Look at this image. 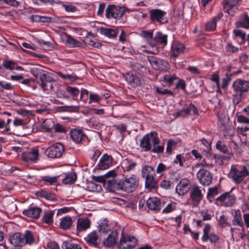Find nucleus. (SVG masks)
Returning a JSON list of instances; mask_svg holds the SVG:
<instances>
[{"label": "nucleus", "mask_w": 249, "mask_h": 249, "mask_svg": "<svg viewBox=\"0 0 249 249\" xmlns=\"http://www.w3.org/2000/svg\"><path fill=\"white\" fill-rule=\"evenodd\" d=\"M10 243L15 249H21L26 245H31L35 241V236L32 231L27 230L22 234L16 232L9 237Z\"/></svg>", "instance_id": "obj_1"}, {"label": "nucleus", "mask_w": 249, "mask_h": 249, "mask_svg": "<svg viewBox=\"0 0 249 249\" xmlns=\"http://www.w3.org/2000/svg\"><path fill=\"white\" fill-rule=\"evenodd\" d=\"M249 175V172L246 166L237 168L232 165L229 174V177L237 184L241 183Z\"/></svg>", "instance_id": "obj_2"}, {"label": "nucleus", "mask_w": 249, "mask_h": 249, "mask_svg": "<svg viewBox=\"0 0 249 249\" xmlns=\"http://www.w3.org/2000/svg\"><path fill=\"white\" fill-rule=\"evenodd\" d=\"M159 142L157 133L152 131L143 137L140 141V145L143 151H149L152 150L153 146L158 144Z\"/></svg>", "instance_id": "obj_3"}, {"label": "nucleus", "mask_w": 249, "mask_h": 249, "mask_svg": "<svg viewBox=\"0 0 249 249\" xmlns=\"http://www.w3.org/2000/svg\"><path fill=\"white\" fill-rule=\"evenodd\" d=\"M139 183V178L135 175L121 179V191L127 193H132L136 190Z\"/></svg>", "instance_id": "obj_4"}, {"label": "nucleus", "mask_w": 249, "mask_h": 249, "mask_svg": "<svg viewBox=\"0 0 249 249\" xmlns=\"http://www.w3.org/2000/svg\"><path fill=\"white\" fill-rule=\"evenodd\" d=\"M81 167L82 168V171L83 181L81 183V185H79V186H81L84 189L92 192H99L102 191V189L101 185L98 184L92 181H88V178H87V176L88 175L87 167L86 166H81Z\"/></svg>", "instance_id": "obj_5"}, {"label": "nucleus", "mask_w": 249, "mask_h": 249, "mask_svg": "<svg viewBox=\"0 0 249 249\" xmlns=\"http://www.w3.org/2000/svg\"><path fill=\"white\" fill-rule=\"evenodd\" d=\"M32 73L35 77L39 79L41 81L40 86L44 91L46 90L47 83L52 82L53 81L50 74L41 69L33 68L32 70Z\"/></svg>", "instance_id": "obj_6"}, {"label": "nucleus", "mask_w": 249, "mask_h": 249, "mask_svg": "<svg viewBox=\"0 0 249 249\" xmlns=\"http://www.w3.org/2000/svg\"><path fill=\"white\" fill-rule=\"evenodd\" d=\"M165 11L160 9H153L149 11V19L152 23L157 22L160 25L168 23V19L166 17Z\"/></svg>", "instance_id": "obj_7"}, {"label": "nucleus", "mask_w": 249, "mask_h": 249, "mask_svg": "<svg viewBox=\"0 0 249 249\" xmlns=\"http://www.w3.org/2000/svg\"><path fill=\"white\" fill-rule=\"evenodd\" d=\"M64 152V145L61 143L58 142L47 148L45 151V154L50 158L55 159L61 157Z\"/></svg>", "instance_id": "obj_8"}, {"label": "nucleus", "mask_w": 249, "mask_h": 249, "mask_svg": "<svg viewBox=\"0 0 249 249\" xmlns=\"http://www.w3.org/2000/svg\"><path fill=\"white\" fill-rule=\"evenodd\" d=\"M21 158L23 161L29 164L35 163L39 160V149L37 147H33L30 150L22 153Z\"/></svg>", "instance_id": "obj_9"}, {"label": "nucleus", "mask_w": 249, "mask_h": 249, "mask_svg": "<svg viewBox=\"0 0 249 249\" xmlns=\"http://www.w3.org/2000/svg\"><path fill=\"white\" fill-rule=\"evenodd\" d=\"M125 13L124 8L114 5H108L106 10V17L107 18L120 19Z\"/></svg>", "instance_id": "obj_10"}, {"label": "nucleus", "mask_w": 249, "mask_h": 249, "mask_svg": "<svg viewBox=\"0 0 249 249\" xmlns=\"http://www.w3.org/2000/svg\"><path fill=\"white\" fill-rule=\"evenodd\" d=\"M137 243V240L133 236L122 235L118 248L119 249H133Z\"/></svg>", "instance_id": "obj_11"}, {"label": "nucleus", "mask_w": 249, "mask_h": 249, "mask_svg": "<svg viewBox=\"0 0 249 249\" xmlns=\"http://www.w3.org/2000/svg\"><path fill=\"white\" fill-rule=\"evenodd\" d=\"M196 177L199 182L203 186H209L212 182V174L204 168L199 170L196 174Z\"/></svg>", "instance_id": "obj_12"}, {"label": "nucleus", "mask_w": 249, "mask_h": 249, "mask_svg": "<svg viewBox=\"0 0 249 249\" xmlns=\"http://www.w3.org/2000/svg\"><path fill=\"white\" fill-rule=\"evenodd\" d=\"M190 194L191 199L195 205L199 204L203 198L201 187L197 184H194L191 186Z\"/></svg>", "instance_id": "obj_13"}, {"label": "nucleus", "mask_w": 249, "mask_h": 249, "mask_svg": "<svg viewBox=\"0 0 249 249\" xmlns=\"http://www.w3.org/2000/svg\"><path fill=\"white\" fill-rule=\"evenodd\" d=\"M191 111L193 114L196 116L199 115V112L196 107L193 103L189 104H185L182 109L176 113L177 117H185L186 116H190L192 115Z\"/></svg>", "instance_id": "obj_14"}, {"label": "nucleus", "mask_w": 249, "mask_h": 249, "mask_svg": "<svg viewBox=\"0 0 249 249\" xmlns=\"http://www.w3.org/2000/svg\"><path fill=\"white\" fill-rule=\"evenodd\" d=\"M234 195H231L230 192H226L216 198L217 203L221 206L226 207L231 206L235 202Z\"/></svg>", "instance_id": "obj_15"}, {"label": "nucleus", "mask_w": 249, "mask_h": 249, "mask_svg": "<svg viewBox=\"0 0 249 249\" xmlns=\"http://www.w3.org/2000/svg\"><path fill=\"white\" fill-rule=\"evenodd\" d=\"M147 59L151 66L155 69L163 70L167 69L168 66V63L165 60L153 56H148Z\"/></svg>", "instance_id": "obj_16"}, {"label": "nucleus", "mask_w": 249, "mask_h": 249, "mask_svg": "<svg viewBox=\"0 0 249 249\" xmlns=\"http://www.w3.org/2000/svg\"><path fill=\"white\" fill-rule=\"evenodd\" d=\"M165 202L161 201L157 197H149L146 201L147 207L151 210L158 212L165 205Z\"/></svg>", "instance_id": "obj_17"}, {"label": "nucleus", "mask_w": 249, "mask_h": 249, "mask_svg": "<svg viewBox=\"0 0 249 249\" xmlns=\"http://www.w3.org/2000/svg\"><path fill=\"white\" fill-rule=\"evenodd\" d=\"M234 90L236 92L243 94L249 90V81L245 80L238 79L232 84Z\"/></svg>", "instance_id": "obj_18"}, {"label": "nucleus", "mask_w": 249, "mask_h": 249, "mask_svg": "<svg viewBox=\"0 0 249 249\" xmlns=\"http://www.w3.org/2000/svg\"><path fill=\"white\" fill-rule=\"evenodd\" d=\"M239 0H225L223 1V9L225 12L230 15H233L238 4Z\"/></svg>", "instance_id": "obj_19"}, {"label": "nucleus", "mask_w": 249, "mask_h": 249, "mask_svg": "<svg viewBox=\"0 0 249 249\" xmlns=\"http://www.w3.org/2000/svg\"><path fill=\"white\" fill-rule=\"evenodd\" d=\"M191 188L190 182L187 178L181 179L177 186L176 192L179 195L183 196L186 194Z\"/></svg>", "instance_id": "obj_20"}, {"label": "nucleus", "mask_w": 249, "mask_h": 249, "mask_svg": "<svg viewBox=\"0 0 249 249\" xmlns=\"http://www.w3.org/2000/svg\"><path fill=\"white\" fill-rule=\"evenodd\" d=\"M42 212V209L37 207H31L22 212V214L27 217L37 219Z\"/></svg>", "instance_id": "obj_21"}, {"label": "nucleus", "mask_w": 249, "mask_h": 249, "mask_svg": "<svg viewBox=\"0 0 249 249\" xmlns=\"http://www.w3.org/2000/svg\"><path fill=\"white\" fill-rule=\"evenodd\" d=\"M113 158L107 154H104L101 158L97 165L98 168L104 170L108 168L112 164Z\"/></svg>", "instance_id": "obj_22"}, {"label": "nucleus", "mask_w": 249, "mask_h": 249, "mask_svg": "<svg viewBox=\"0 0 249 249\" xmlns=\"http://www.w3.org/2000/svg\"><path fill=\"white\" fill-rule=\"evenodd\" d=\"M125 78L127 82L134 87L140 86L141 85V78L139 74L128 72L125 75Z\"/></svg>", "instance_id": "obj_23"}, {"label": "nucleus", "mask_w": 249, "mask_h": 249, "mask_svg": "<svg viewBox=\"0 0 249 249\" xmlns=\"http://www.w3.org/2000/svg\"><path fill=\"white\" fill-rule=\"evenodd\" d=\"M118 239V234L117 231H112L107 236V238L103 241V245L108 248L114 247L117 243Z\"/></svg>", "instance_id": "obj_24"}, {"label": "nucleus", "mask_w": 249, "mask_h": 249, "mask_svg": "<svg viewBox=\"0 0 249 249\" xmlns=\"http://www.w3.org/2000/svg\"><path fill=\"white\" fill-rule=\"evenodd\" d=\"M215 146L216 149L221 151V152L228 154L227 156L223 157L222 158V160L230 159L232 156V155L230 152L229 150H228L227 146L222 141H218L216 143Z\"/></svg>", "instance_id": "obj_25"}, {"label": "nucleus", "mask_w": 249, "mask_h": 249, "mask_svg": "<svg viewBox=\"0 0 249 249\" xmlns=\"http://www.w3.org/2000/svg\"><path fill=\"white\" fill-rule=\"evenodd\" d=\"M99 31L101 34L109 38H115L119 33L118 29H113L103 27L100 28Z\"/></svg>", "instance_id": "obj_26"}, {"label": "nucleus", "mask_w": 249, "mask_h": 249, "mask_svg": "<svg viewBox=\"0 0 249 249\" xmlns=\"http://www.w3.org/2000/svg\"><path fill=\"white\" fill-rule=\"evenodd\" d=\"M184 46L180 43L176 42L172 45L171 47V55L176 58L183 52Z\"/></svg>", "instance_id": "obj_27"}, {"label": "nucleus", "mask_w": 249, "mask_h": 249, "mask_svg": "<svg viewBox=\"0 0 249 249\" xmlns=\"http://www.w3.org/2000/svg\"><path fill=\"white\" fill-rule=\"evenodd\" d=\"M142 178H149L156 176L155 171L153 167L149 165L144 166L142 169Z\"/></svg>", "instance_id": "obj_28"}, {"label": "nucleus", "mask_w": 249, "mask_h": 249, "mask_svg": "<svg viewBox=\"0 0 249 249\" xmlns=\"http://www.w3.org/2000/svg\"><path fill=\"white\" fill-rule=\"evenodd\" d=\"M98 223V231L100 236L106 235L110 231L107 221L106 219L100 220Z\"/></svg>", "instance_id": "obj_29"}, {"label": "nucleus", "mask_w": 249, "mask_h": 249, "mask_svg": "<svg viewBox=\"0 0 249 249\" xmlns=\"http://www.w3.org/2000/svg\"><path fill=\"white\" fill-rule=\"evenodd\" d=\"M121 180H116L111 178V180H107V188L110 191H114V190H121Z\"/></svg>", "instance_id": "obj_30"}, {"label": "nucleus", "mask_w": 249, "mask_h": 249, "mask_svg": "<svg viewBox=\"0 0 249 249\" xmlns=\"http://www.w3.org/2000/svg\"><path fill=\"white\" fill-rule=\"evenodd\" d=\"M236 26L238 28H243L249 29V17L247 14H244L240 19L236 22Z\"/></svg>", "instance_id": "obj_31"}, {"label": "nucleus", "mask_w": 249, "mask_h": 249, "mask_svg": "<svg viewBox=\"0 0 249 249\" xmlns=\"http://www.w3.org/2000/svg\"><path fill=\"white\" fill-rule=\"evenodd\" d=\"M72 224V221L71 217L65 216L60 219L59 227L64 230L69 229Z\"/></svg>", "instance_id": "obj_32"}, {"label": "nucleus", "mask_w": 249, "mask_h": 249, "mask_svg": "<svg viewBox=\"0 0 249 249\" xmlns=\"http://www.w3.org/2000/svg\"><path fill=\"white\" fill-rule=\"evenodd\" d=\"M98 235H97L96 231H93L89 233L85 238V239L87 242L90 245L96 246L97 245V240Z\"/></svg>", "instance_id": "obj_33"}, {"label": "nucleus", "mask_w": 249, "mask_h": 249, "mask_svg": "<svg viewBox=\"0 0 249 249\" xmlns=\"http://www.w3.org/2000/svg\"><path fill=\"white\" fill-rule=\"evenodd\" d=\"M221 17L219 14L213 18L212 20L207 22L205 25V29L208 31H213L216 28V23Z\"/></svg>", "instance_id": "obj_34"}, {"label": "nucleus", "mask_w": 249, "mask_h": 249, "mask_svg": "<svg viewBox=\"0 0 249 249\" xmlns=\"http://www.w3.org/2000/svg\"><path fill=\"white\" fill-rule=\"evenodd\" d=\"M167 35H164L161 32H158L155 34L154 40L159 44L165 46L167 44Z\"/></svg>", "instance_id": "obj_35"}, {"label": "nucleus", "mask_w": 249, "mask_h": 249, "mask_svg": "<svg viewBox=\"0 0 249 249\" xmlns=\"http://www.w3.org/2000/svg\"><path fill=\"white\" fill-rule=\"evenodd\" d=\"M36 195L38 197L44 198L49 200L53 201L56 199L54 195L46 190H41L37 191Z\"/></svg>", "instance_id": "obj_36"}, {"label": "nucleus", "mask_w": 249, "mask_h": 249, "mask_svg": "<svg viewBox=\"0 0 249 249\" xmlns=\"http://www.w3.org/2000/svg\"><path fill=\"white\" fill-rule=\"evenodd\" d=\"M145 187L149 190L155 189L158 187V183L155 177L145 178Z\"/></svg>", "instance_id": "obj_37"}, {"label": "nucleus", "mask_w": 249, "mask_h": 249, "mask_svg": "<svg viewBox=\"0 0 249 249\" xmlns=\"http://www.w3.org/2000/svg\"><path fill=\"white\" fill-rule=\"evenodd\" d=\"M90 226V221L88 218H79V231L87 230Z\"/></svg>", "instance_id": "obj_38"}, {"label": "nucleus", "mask_w": 249, "mask_h": 249, "mask_svg": "<svg viewBox=\"0 0 249 249\" xmlns=\"http://www.w3.org/2000/svg\"><path fill=\"white\" fill-rule=\"evenodd\" d=\"M54 213L52 211H48L44 213L42 218L43 223L50 225L53 223V216Z\"/></svg>", "instance_id": "obj_39"}, {"label": "nucleus", "mask_w": 249, "mask_h": 249, "mask_svg": "<svg viewBox=\"0 0 249 249\" xmlns=\"http://www.w3.org/2000/svg\"><path fill=\"white\" fill-rule=\"evenodd\" d=\"M76 174L71 173L67 175L65 178L62 180V182L65 184H71L76 181Z\"/></svg>", "instance_id": "obj_40"}, {"label": "nucleus", "mask_w": 249, "mask_h": 249, "mask_svg": "<svg viewBox=\"0 0 249 249\" xmlns=\"http://www.w3.org/2000/svg\"><path fill=\"white\" fill-rule=\"evenodd\" d=\"M59 176L50 177L49 176H43L41 178V180L45 184L49 185H53L57 183Z\"/></svg>", "instance_id": "obj_41"}, {"label": "nucleus", "mask_w": 249, "mask_h": 249, "mask_svg": "<svg viewBox=\"0 0 249 249\" xmlns=\"http://www.w3.org/2000/svg\"><path fill=\"white\" fill-rule=\"evenodd\" d=\"M218 225L221 228H224L227 226H230L231 224L229 223L228 217L224 214H223L217 218Z\"/></svg>", "instance_id": "obj_42"}, {"label": "nucleus", "mask_w": 249, "mask_h": 249, "mask_svg": "<svg viewBox=\"0 0 249 249\" xmlns=\"http://www.w3.org/2000/svg\"><path fill=\"white\" fill-rule=\"evenodd\" d=\"M232 224L234 226H238L239 227L243 226L241 214L240 212H236L232 220Z\"/></svg>", "instance_id": "obj_43"}, {"label": "nucleus", "mask_w": 249, "mask_h": 249, "mask_svg": "<svg viewBox=\"0 0 249 249\" xmlns=\"http://www.w3.org/2000/svg\"><path fill=\"white\" fill-rule=\"evenodd\" d=\"M123 164L124 166V168L127 171L133 170L137 165L136 162L129 159L124 160L123 161Z\"/></svg>", "instance_id": "obj_44"}, {"label": "nucleus", "mask_w": 249, "mask_h": 249, "mask_svg": "<svg viewBox=\"0 0 249 249\" xmlns=\"http://www.w3.org/2000/svg\"><path fill=\"white\" fill-rule=\"evenodd\" d=\"M113 176L115 175V174L113 171H109L107 174L103 176H92V178L94 181L98 182L103 183L105 184V180H106V177L108 176Z\"/></svg>", "instance_id": "obj_45"}, {"label": "nucleus", "mask_w": 249, "mask_h": 249, "mask_svg": "<svg viewBox=\"0 0 249 249\" xmlns=\"http://www.w3.org/2000/svg\"><path fill=\"white\" fill-rule=\"evenodd\" d=\"M218 194V188L216 186L210 188L208 189L207 198L210 201L212 202L214 197Z\"/></svg>", "instance_id": "obj_46"}, {"label": "nucleus", "mask_w": 249, "mask_h": 249, "mask_svg": "<svg viewBox=\"0 0 249 249\" xmlns=\"http://www.w3.org/2000/svg\"><path fill=\"white\" fill-rule=\"evenodd\" d=\"M219 236L217 234L212 233L207 236L205 239H203L202 240L203 242H206L209 240L211 243L216 244L219 241Z\"/></svg>", "instance_id": "obj_47"}, {"label": "nucleus", "mask_w": 249, "mask_h": 249, "mask_svg": "<svg viewBox=\"0 0 249 249\" xmlns=\"http://www.w3.org/2000/svg\"><path fill=\"white\" fill-rule=\"evenodd\" d=\"M2 65L6 69L12 71L15 69V67L17 65V64L12 60H4L3 61Z\"/></svg>", "instance_id": "obj_48"}, {"label": "nucleus", "mask_w": 249, "mask_h": 249, "mask_svg": "<svg viewBox=\"0 0 249 249\" xmlns=\"http://www.w3.org/2000/svg\"><path fill=\"white\" fill-rule=\"evenodd\" d=\"M61 247L62 249H78V244L66 241L63 242Z\"/></svg>", "instance_id": "obj_49"}, {"label": "nucleus", "mask_w": 249, "mask_h": 249, "mask_svg": "<svg viewBox=\"0 0 249 249\" xmlns=\"http://www.w3.org/2000/svg\"><path fill=\"white\" fill-rule=\"evenodd\" d=\"M178 79V77H177L175 74H166L163 76L164 81L166 82L169 86L172 85L174 80Z\"/></svg>", "instance_id": "obj_50"}, {"label": "nucleus", "mask_w": 249, "mask_h": 249, "mask_svg": "<svg viewBox=\"0 0 249 249\" xmlns=\"http://www.w3.org/2000/svg\"><path fill=\"white\" fill-rule=\"evenodd\" d=\"M32 1L34 4L37 5H40L42 4H50L53 5L55 3L54 0H32Z\"/></svg>", "instance_id": "obj_51"}, {"label": "nucleus", "mask_w": 249, "mask_h": 249, "mask_svg": "<svg viewBox=\"0 0 249 249\" xmlns=\"http://www.w3.org/2000/svg\"><path fill=\"white\" fill-rule=\"evenodd\" d=\"M226 77L223 78L221 84V88L223 89H226L229 84V82L231 80V73H226Z\"/></svg>", "instance_id": "obj_52"}, {"label": "nucleus", "mask_w": 249, "mask_h": 249, "mask_svg": "<svg viewBox=\"0 0 249 249\" xmlns=\"http://www.w3.org/2000/svg\"><path fill=\"white\" fill-rule=\"evenodd\" d=\"M88 32L81 28L79 29V38L83 41L86 44V39H89L90 38L88 36Z\"/></svg>", "instance_id": "obj_53"}, {"label": "nucleus", "mask_w": 249, "mask_h": 249, "mask_svg": "<svg viewBox=\"0 0 249 249\" xmlns=\"http://www.w3.org/2000/svg\"><path fill=\"white\" fill-rule=\"evenodd\" d=\"M89 125H91L95 128L100 127L102 125L99 120L95 117H92L89 120Z\"/></svg>", "instance_id": "obj_54"}, {"label": "nucleus", "mask_w": 249, "mask_h": 249, "mask_svg": "<svg viewBox=\"0 0 249 249\" xmlns=\"http://www.w3.org/2000/svg\"><path fill=\"white\" fill-rule=\"evenodd\" d=\"M157 92L161 95H165V94H169L171 95H173V92L170 90H168L167 89H164L162 87H157L156 88Z\"/></svg>", "instance_id": "obj_55"}, {"label": "nucleus", "mask_w": 249, "mask_h": 249, "mask_svg": "<svg viewBox=\"0 0 249 249\" xmlns=\"http://www.w3.org/2000/svg\"><path fill=\"white\" fill-rule=\"evenodd\" d=\"M70 136L74 142L78 143V129H71L70 132Z\"/></svg>", "instance_id": "obj_56"}, {"label": "nucleus", "mask_w": 249, "mask_h": 249, "mask_svg": "<svg viewBox=\"0 0 249 249\" xmlns=\"http://www.w3.org/2000/svg\"><path fill=\"white\" fill-rule=\"evenodd\" d=\"M233 33L235 36L240 37L243 41L246 40V33L241 30L237 29L233 31Z\"/></svg>", "instance_id": "obj_57"}, {"label": "nucleus", "mask_w": 249, "mask_h": 249, "mask_svg": "<svg viewBox=\"0 0 249 249\" xmlns=\"http://www.w3.org/2000/svg\"><path fill=\"white\" fill-rule=\"evenodd\" d=\"M66 90L73 98L76 97L78 94V89L76 88L68 86L66 87Z\"/></svg>", "instance_id": "obj_58"}, {"label": "nucleus", "mask_w": 249, "mask_h": 249, "mask_svg": "<svg viewBox=\"0 0 249 249\" xmlns=\"http://www.w3.org/2000/svg\"><path fill=\"white\" fill-rule=\"evenodd\" d=\"M140 35L147 40H151L153 38V32L151 31H142Z\"/></svg>", "instance_id": "obj_59"}, {"label": "nucleus", "mask_w": 249, "mask_h": 249, "mask_svg": "<svg viewBox=\"0 0 249 249\" xmlns=\"http://www.w3.org/2000/svg\"><path fill=\"white\" fill-rule=\"evenodd\" d=\"M176 208V204L175 203H169L162 210V213H168L173 210H174Z\"/></svg>", "instance_id": "obj_60"}, {"label": "nucleus", "mask_w": 249, "mask_h": 249, "mask_svg": "<svg viewBox=\"0 0 249 249\" xmlns=\"http://www.w3.org/2000/svg\"><path fill=\"white\" fill-rule=\"evenodd\" d=\"M89 92L86 89H81L80 100L84 102H87L88 100L89 101Z\"/></svg>", "instance_id": "obj_61"}, {"label": "nucleus", "mask_w": 249, "mask_h": 249, "mask_svg": "<svg viewBox=\"0 0 249 249\" xmlns=\"http://www.w3.org/2000/svg\"><path fill=\"white\" fill-rule=\"evenodd\" d=\"M101 97L96 94L90 93L89 95V103L97 102L101 100Z\"/></svg>", "instance_id": "obj_62"}, {"label": "nucleus", "mask_w": 249, "mask_h": 249, "mask_svg": "<svg viewBox=\"0 0 249 249\" xmlns=\"http://www.w3.org/2000/svg\"><path fill=\"white\" fill-rule=\"evenodd\" d=\"M168 167L162 163H160L157 166L156 172L158 174H162L163 172L167 170Z\"/></svg>", "instance_id": "obj_63"}, {"label": "nucleus", "mask_w": 249, "mask_h": 249, "mask_svg": "<svg viewBox=\"0 0 249 249\" xmlns=\"http://www.w3.org/2000/svg\"><path fill=\"white\" fill-rule=\"evenodd\" d=\"M226 49V51L227 52H229V53H236L239 50L238 48L233 46L231 43L227 44Z\"/></svg>", "instance_id": "obj_64"}]
</instances>
